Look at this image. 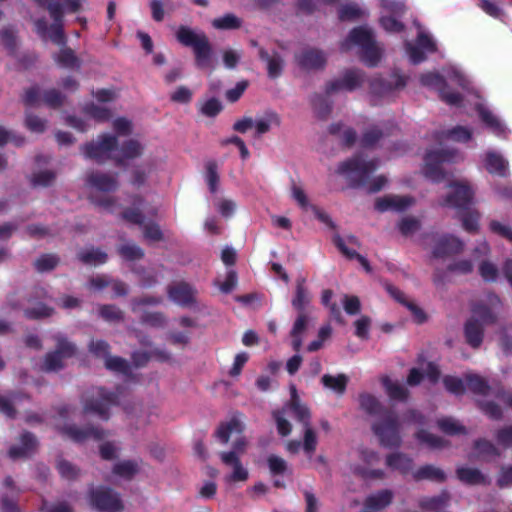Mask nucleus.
Instances as JSON below:
<instances>
[{"label": "nucleus", "mask_w": 512, "mask_h": 512, "mask_svg": "<svg viewBox=\"0 0 512 512\" xmlns=\"http://www.w3.org/2000/svg\"><path fill=\"white\" fill-rule=\"evenodd\" d=\"M286 411H289L303 425L304 435L303 443L298 440H290L286 443V450L291 454H297L302 447L308 458H311L317 447V434L310 426V413L308 408L301 404L297 396L295 386H291V400L282 411H275L273 416L276 421L277 431L281 436H288L291 433L292 426L284 417Z\"/></svg>", "instance_id": "obj_1"}, {"label": "nucleus", "mask_w": 512, "mask_h": 512, "mask_svg": "<svg viewBox=\"0 0 512 512\" xmlns=\"http://www.w3.org/2000/svg\"><path fill=\"white\" fill-rule=\"evenodd\" d=\"M38 6L48 10L54 24L49 30V38L57 45L65 44L62 20L65 13H75L81 9V0H33Z\"/></svg>", "instance_id": "obj_2"}, {"label": "nucleus", "mask_w": 512, "mask_h": 512, "mask_svg": "<svg viewBox=\"0 0 512 512\" xmlns=\"http://www.w3.org/2000/svg\"><path fill=\"white\" fill-rule=\"evenodd\" d=\"M353 45L361 49L362 60L368 66H376L381 59L382 50L374 41L372 31L367 27L354 28L347 39L341 44L343 50H349Z\"/></svg>", "instance_id": "obj_3"}, {"label": "nucleus", "mask_w": 512, "mask_h": 512, "mask_svg": "<svg viewBox=\"0 0 512 512\" xmlns=\"http://www.w3.org/2000/svg\"><path fill=\"white\" fill-rule=\"evenodd\" d=\"M372 431L383 447L395 448L401 445L400 423L393 413L387 412L376 420L372 424Z\"/></svg>", "instance_id": "obj_4"}, {"label": "nucleus", "mask_w": 512, "mask_h": 512, "mask_svg": "<svg viewBox=\"0 0 512 512\" xmlns=\"http://www.w3.org/2000/svg\"><path fill=\"white\" fill-rule=\"evenodd\" d=\"M460 158L455 150L434 149L427 152L424 159L423 173L433 182H441L446 178L441 165L455 162Z\"/></svg>", "instance_id": "obj_5"}, {"label": "nucleus", "mask_w": 512, "mask_h": 512, "mask_svg": "<svg viewBox=\"0 0 512 512\" xmlns=\"http://www.w3.org/2000/svg\"><path fill=\"white\" fill-rule=\"evenodd\" d=\"M474 314L466 322L464 332L467 343L473 348H478L483 340L484 326L493 323L496 315L491 309L483 306L475 308Z\"/></svg>", "instance_id": "obj_6"}, {"label": "nucleus", "mask_w": 512, "mask_h": 512, "mask_svg": "<svg viewBox=\"0 0 512 512\" xmlns=\"http://www.w3.org/2000/svg\"><path fill=\"white\" fill-rule=\"evenodd\" d=\"M377 167L378 163L374 160L366 161L360 157H354L341 162L336 169V173L347 179L351 184L358 185L364 183Z\"/></svg>", "instance_id": "obj_7"}, {"label": "nucleus", "mask_w": 512, "mask_h": 512, "mask_svg": "<svg viewBox=\"0 0 512 512\" xmlns=\"http://www.w3.org/2000/svg\"><path fill=\"white\" fill-rule=\"evenodd\" d=\"M447 187V193L438 200L440 206L464 210L472 203L474 191L467 181H454Z\"/></svg>", "instance_id": "obj_8"}, {"label": "nucleus", "mask_w": 512, "mask_h": 512, "mask_svg": "<svg viewBox=\"0 0 512 512\" xmlns=\"http://www.w3.org/2000/svg\"><path fill=\"white\" fill-rule=\"evenodd\" d=\"M53 339L56 342V348L46 354L42 364V369L46 372L59 371L64 367V361L76 354L75 345L62 334L54 335Z\"/></svg>", "instance_id": "obj_9"}, {"label": "nucleus", "mask_w": 512, "mask_h": 512, "mask_svg": "<svg viewBox=\"0 0 512 512\" xmlns=\"http://www.w3.org/2000/svg\"><path fill=\"white\" fill-rule=\"evenodd\" d=\"M424 245L431 250L432 256L435 258H446L459 254L464 249V243L451 234H431L427 236Z\"/></svg>", "instance_id": "obj_10"}, {"label": "nucleus", "mask_w": 512, "mask_h": 512, "mask_svg": "<svg viewBox=\"0 0 512 512\" xmlns=\"http://www.w3.org/2000/svg\"><path fill=\"white\" fill-rule=\"evenodd\" d=\"M118 140L115 136L110 134L100 135L97 140L86 144L81 147L83 155L97 162H104L106 160H114L117 154Z\"/></svg>", "instance_id": "obj_11"}, {"label": "nucleus", "mask_w": 512, "mask_h": 512, "mask_svg": "<svg viewBox=\"0 0 512 512\" xmlns=\"http://www.w3.org/2000/svg\"><path fill=\"white\" fill-rule=\"evenodd\" d=\"M116 403L114 394L106 392L103 388H97L89 398L84 400L83 412L84 414H95L99 418L107 420L110 406Z\"/></svg>", "instance_id": "obj_12"}, {"label": "nucleus", "mask_w": 512, "mask_h": 512, "mask_svg": "<svg viewBox=\"0 0 512 512\" xmlns=\"http://www.w3.org/2000/svg\"><path fill=\"white\" fill-rule=\"evenodd\" d=\"M90 503L100 512H121L124 507L119 494L104 487L91 491Z\"/></svg>", "instance_id": "obj_13"}, {"label": "nucleus", "mask_w": 512, "mask_h": 512, "mask_svg": "<svg viewBox=\"0 0 512 512\" xmlns=\"http://www.w3.org/2000/svg\"><path fill=\"white\" fill-rule=\"evenodd\" d=\"M382 16L380 19L382 27L388 32H399L403 25L396 17L403 15L406 6L403 1L381 0Z\"/></svg>", "instance_id": "obj_14"}, {"label": "nucleus", "mask_w": 512, "mask_h": 512, "mask_svg": "<svg viewBox=\"0 0 512 512\" xmlns=\"http://www.w3.org/2000/svg\"><path fill=\"white\" fill-rule=\"evenodd\" d=\"M405 49L410 61L413 64H418L425 60V53L436 51V43L428 33L422 30L421 27H418L416 44L407 41Z\"/></svg>", "instance_id": "obj_15"}, {"label": "nucleus", "mask_w": 512, "mask_h": 512, "mask_svg": "<svg viewBox=\"0 0 512 512\" xmlns=\"http://www.w3.org/2000/svg\"><path fill=\"white\" fill-rule=\"evenodd\" d=\"M420 82L423 86L435 89L439 92L440 98L451 106H458L460 104V95L454 92L447 91L444 78L435 72H428L422 74Z\"/></svg>", "instance_id": "obj_16"}, {"label": "nucleus", "mask_w": 512, "mask_h": 512, "mask_svg": "<svg viewBox=\"0 0 512 512\" xmlns=\"http://www.w3.org/2000/svg\"><path fill=\"white\" fill-rule=\"evenodd\" d=\"M406 85V79L398 73L391 75L390 80H385L376 77L370 82V92L376 98L387 97L392 94L394 90L403 88Z\"/></svg>", "instance_id": "obj_17"}, {"label": "nucleus", "mask_w": 512, "mask_h": 512, "mask_svg": "<svg viewBox=\"0 0 512 512\" xmlns=\"http://www.w3.org/2000/svg\"><path fill=\"white\" fill-rule=\"evenodd\" d=\"M219 456L222 463L231 470L224 478L227 483L245 482L248 479L249 472L235 452H221Z\"/></svg>", "instance_id": "obj_18"}, {"label": "nucleus", "mask_w": 512, "mask_h": 512, "mask_svg": "<svg viewBox=\"0 0 512 512\" xmlns=\"http://www.w3.org/2000/svg\"><path fill=\"white\" fill-rule=\"evenodd\" d=\"M121 216L130 223L142 225L144 238L146 240L155 242L162 239L163 234L157 224L153 222L143 224V215L138 208L126 209L121 213Z\"/></svg>", "instance_id": "obj_19"}, {"label": "nucleus", "mask_w": 512, "mask_h": 512, "mask_svg": "<svg viewBox=\"0 0 512 512\" xmlns=\"http://www.w3.org/2000/svg\"><path fill=\"white\" fill-rule=\"evenodd\" d=\"M41 98L43 102L53 108L59 107L63 103V96L55 89L47 90L43 93L37 87H31L26 90L24 95V102L27 105H37Z\"/></svg>", "instance_id": "obj_20"}, {"label": "nucleus", "mask_w": 512, "mask_h": 512, "mask_svg": "<svg viewBox=\"0 0 512 512\" xmlns=\"http://www.w3.org/2000/svg\"><path fill=\"white\" fill-rule=\"evenodd\" d=\"M363 83V75L358 70H348L342 77L327 85L326 93L329 95L338 91H353Z\"/></svg>", "instance_id": "obj_21"}, {"label": "nucleus", "mask_w": 512, "mask_h": 512, "mask_svg": "<svg viewBox=\"0 0 512 512\" xmlns=\"http://www.w3.org/2000/svg\"><path fill=\"white\" fill-rule=\"evenodd\" d=\"M414 204V199L409 196L386 195L380 197L375 202V208L379 212L395 211L401 212Z\"/></svg>", "instance_id": "obj_22"}, {"label": "nucleus", "mask_w": 512, "mask_h": 512, "mask_svg": "<svg viewBox=\"0 0 512 512\" xmlns=\"http://www.w3.org/2000/svg\"><path fill=\"white\" fill-rule=\"evenodd\" d=\"M87 185L96 191L112 192L118 188V180L116 174L103 172H91L86 177Z\"/></svg>", "instance_id": "obj_23"}, {"label": "nucleus", "mask_w": 512, "mask_h": 512, "mask_svg": "<svg viewBox=\"0 0 512 512\" xmlns=\"http://www.w3.org/2000/svg\"><path fill=\"white\" fill-rule=\"evenodd\" d=\"M297 64L304 70H316L326 63V55L314 48H305L295 56Z\"/></svg>", "instance_id": "obj_24"}, {"label": "nucleus", "mask_w": 512, "mask_h": 512, "mask_svg": "<svg viewBox=\"0 0 512 512\" xmlns=\"http://www.w3.org/2000/svg\"><path fill=\"white\" fill-rule=\"evenodd\" d=\"M168 295L176 304L188 306L195 301L197 291L191 285L180 282L169 287Z\"/></svg>", "instance_id": "obj_25"}, {"label": "nucleus", "mask_w": 512, "mask_h": 512, "mask_svg": "<svg viewBox=\"0 0 512 512\" xmlns=\"http://www.w3.org/2000/svg\"><path fill=\"white\" fill-rule=\"evenodd\" d=\"M60 429L64 435L75 442H84L88 439L100 440L105 436V431L94 427L81 430L74 425H66Z\"/></svg>", "instance_id": "obj_26"}, {"label": "nucleus", "mask_w": 512, "mask_h": 512, "mask_svg": "<svg viewBox=\"0 0 512 512\" xmlns=\"http://www.w3.org/2000/svg\"><path fill=\"white\" fill-rule=\"evenodd\" d=\"M476 109L481 120L496 136H505L509 132L508 128L497 118L496 115L493 114V112L487 106L482 103H477Z\"/></svg>", "instance_id": "obj_27"}, {"label": "nucleus", "mask_w": 512, "mask_h": 512, "mask_svg": "<svg viewBox=\"0 0 512 512\" xmlns=\"http://www.w3.org/2000/svg\"><path fill=\"white\" fill-rule=\"evenodd\" d=\"M143 150L144 147L139 141L130 139L124 142L120 148L117 147L114 161L117 164H123L126 160L140 157L143 154Z\"/></svg>", "instance_id": "obj_28"}, {"label": "nucleus", "mask_w": 512, "mask_h": 512, "mask_svg": "<svg viewBox=\"0 0 512 512\" xmlns=\"http://www.w3.org/2000/svg\"><path fill=\"white\" fill-rule=\"evenodd\" d=\"M36 446L37 442L34 436L30 433H23L20 437V444L9 449V457L12 459L28 457L35 451Z\"/></svg>", "instance_id": "obj_29"}, {"label": "nucleus", "mask_w": 512, "mask_h": 512, "mask_svg": "<svg viewBox=\"0 0 512 512\" xmlns=\"http://www.w3.org/2000/svg\"><path fill=\"white\" fill-rule=\"evenodd\" d=\"M393 497L394 494L389 489L377 491L366 498L364 507L367 510H382L391 504Z\"/></svg>", "instance_id": "obj_30"}, {"label": "nucleus", "mask_w": 512, "mask_h": 512, "mask_svg": "<svg viewBox=\"0 0 512 512\" xmlns=\"http://www.w3.org/2000/svg\"><path fill=\"white\" fill-rule=\"evenodd\" d=\"M386 465L402 474H408L413 470V459L402 452H394L386 457Z\"/></svg>", "instance_id": "obj_31"}, {"label": "nucleus", "mask_w": 512, "mask_h": 512, "mask_svg": "<svg viewBox=\"0 0 512 512\" xmlns=\"http://www.w3.org/2000/svg\"><path fill=\"white\" fill-rule=\"evenodd\" d=\"M485 168L491 174L502 177L508 175V161L496 152H487L485 156Z\"/></svg>", "instance_id": "obj_32"}, {"label": "nucleus", "mask_w": 512, "mask_h": 512, "mask_svg": "<svg viewBox=\"0 0 512 512\" xmlns=\"http://www.w3.org/2000/svg\"><path fill=\"white\" fill-rule=\"evenodd\" d=\"M311 317L308 313H298L293 324L290 335L292 337V347L295 351H299L302 346V336L308 327Z\"/></svg>", "instance_id": "obj_33"}, {"label": "nucleus", "mask_w": 512, "mask_h": 512, "mask_svg": "<svg viewBox=\"0 0 512 512\" xmlns=\"http://www.w3.org/2000/svg\"><path fill=\"white\" fill-rule=\"evenodd\" d=\"M259 56L266 62L267 72L270 78H278L282 74L284 60L278 53L273 52L269 54L266 50L260 49Z\"/></svg>", "instance_id": "obj_34"}, {"label": "nucleus", "mask_w": 512, "mask_h": 512, "mask_svg": "<svg viewBox=\"0 0 512 512\" xmlns=\"http://www.w3.org/2000/svg\"><path fill=\"white\" fill-rule=\"evenodd\" d=\"M348 381L349 378L345 374H324L321 378L323 386L339 396L345 393Z\"/></svg>", "instance_id": "obj_35"}, {"label": "nucleus", "mask_w": 512, "mask_h": 512, "mask_svg": "<svg viewBox=\"0 0 512 512\" xmlns=\"http://www.w3.org/2000/svg\"><path fill=\"white\" fill-rule=\"evenodd\" d=\"M281 120L276 112L268 111L255 119V131L257 136L268 133L273 127H279Z\"/></svg>", "instance_id": "obj_36"}, {"label": "nucleus", "mask_w": 512, "mask_h": 512, "mask_svg": "<svg viewBox=\"0 0 512 512\" xmlns=\"http://www.w3.org/2000/svg\"><path fill=\"white\" fill-rule=\"evenodd\" d=\"M207 36L197 30H193L187 26H180L176 31L177 40L184 46L193 48L196 44L203 41Z\"/></svg>", "instance_id": "obj_37"}, {"label": "nucleus", "mask_w": 512, "mask_h": 512, "mask_svg": "<svg viewBox=\"0 0 512 512\" xmlns=\"http://www.w3.org/2000/svg\"><path fill=\"white\" fill-rule=\"evenodd\" d=\"M360 408L369 415L383 417L384 407L381 402L372 394L362 393L359 395Z\"/></svg>", "instance_id": "obj_38"}, {"label": "nucleus", "mask_w": 512, "mask_h": 512, "mask_svg": "<svg viewBox=\"0 0 512 512\" xmlns=\"http://www.w3.org/2000/svg\"><path fill=\"white\" fill-rule=\"evenodd\" d=\"M243 429L242 421L238 418H232L230 421L219 426L216 436L223 444H227L232 434H240Z\"/></svg>", "instance_id": "obj_39"}, {"label": "nucleus", "mask_w": 512, "mask_h": 512, "mask_svg": "<svg viewBox=\"0 0 512 512\" xmlns=\"http://www.w3.org/2000/svg\"><path fill=\"white\" fill-rule=\"evenodd\" d=\"M196 64L200 68H206L211 63L212 48L206 37L203 41L196 44L193 48Z\"/></svg>", "instance_id": "obj_40"}, {"label": "nucleus", "mask_w": 512, "mask_h": 512, "mask_svg": "<svg viewBox=\"0 0 512 512\" xmlns=\"http://www.w3.org/2000/svg\"><path fill=\"white\" fill-rule=\"evenodd\" d=\"M472 135L471 130L468 128L457 126L451 130L442 131L437 134V139L440 143H443L448 140L456 141V142H467L470 140Z\"/></svg>", "instance_id": "obj_41"}, {"label": "nucleus", "mask_w": 512, "mask_h": 512, "mask_svg": "<svg viewBox=\"0 0 512 512\" xmlns=\"http://www.w3.org/2000/svg\"><path fill=\"white\" fill-rule=\"evenodd\" d=\"M450 496L447 492L432 497H423L419 501V506L426 511H438L446 507L449 503Z\"/></svg>", "instance_id": "obj_42"}, {"label": "nucleus", "mask_w": 512, "mask_h": 512, "mask_svg": "<svg viewBox=\"0 0 512 512\" xmlns=\"http://www.w3.org/2000/svg\"><path fill=\"white\" fill-rule=\"evenodd\" d=\"M457 476L460 481L470 485L486 483V476L478 469L472 467H459L457 469Z\"/></svg>", "instance_id": "obj_43"}, {"label": "nucleus", "mask_w": 512, "mask_h": 512, "mask_svg": "<svg viewBox=\"0 0 512 512\" xmlns=\"http://www.w3.org/2000/svg\"><path fill=\"white\" fill-rule=\"evenodd\" d=\"M311 303V297L305 288L303 282H298L296 286L295 297L292 300V306L297 310L298 313H307L306 309H308Z\"/></svg>", "instance_id": "obj_44"}, {"label": "nucleus", "mask_w": 512, "mask_h": 512, "mask_svg": "<svg viewBox=\"0 0 512 512\" xmlns=\"http://www.w3.org/2000/svg\"><path fill=\"white\" fill-rule=\"evenodd\" d=\"M413 478L416 480L427 479V480L441 482V481H444L445 474L438 467H435L433 465H425L413 472Z\"/></svg>", "instance_id": "obj_45"}, {"label": "nucleus", "mask_w": 512, "mask_h": 512, "mask_svg": "<svg viewBox=\"0 0 512 512\" xmlns=\"http://www.w3.org/2000/svg\"><path fill=\"white\" fill-rule=\"evenodd\" d=\"M212 26L218 30H234L242 25V20L233 13H227L212 20Z\"/></svg>", "instance_id": "obj_46"}, {"label": "nucleus", "mask_w": 512, "mask_h": 512, "mask_svg": "<svg viewBox=\"0 0 512 512\" xmlns=\"http://www.w3.org/2000/svg\"><path fill=\"white\" fill-rule=\"evenodd\" d=\"M79 259L88 265H100L107 261V254L100 249L88 248L78 254Z\"/></svg>", "instance_id": "obj_47"}, {"label": "nucleus", "mask_w": 512, "mask_h": 512, "mask_svg": "<svg viewBox=\"0 0 512 512\" xmlns=\"http://www.w3.org/2000/svg\"><path fill=\"white\" fill-rule=\"evenodd\" d=\"M84 113L98 121V122H104L110 119L112 116L111 110L106 106L102 104H95V103H89L84 107Z\"/></svg>", "instance_id": "obj_48"}, {"label": "nucleus", "mask_w": 512, "mask_h": 512, "mask_svg": "<svg viewBox=\"0 0 512 512\" xmlns=\"http://www.w3.org/2000/svg\"><path fill=\"white\" fill-rule=\"evenodd\" d=\"M138 471V463L132 460L118 462L113 467V474L124 479H131Z\"/></svg>", "instance_id": "obj_49"}, {"label": "nucleus", "mask_w": 512, "mask_h": 512, "mask_svg": "<svg viewBox=\"0 0 512 512\" xmlns=\"http://www.w3.org/2000/svg\"><path fill=\"white\" fill-rule=\"evenodd\" d=\"M267 464H268L270 473L273 476L289 475L292 473V470H291L290 466L288 465L287 461L277 455H270L267 458Z\"/></svg>", "instance_id": "obj_50"}, {"label": "nucleus", "mask_w": 512, "mask_h": 512, "mask_svg": "<svg viewBox=\"0 0 512 512\" xmlns=\"http://www.w3.org/2000/svg\"><path fill=\"white\" fill-rule=\"evenodd\" d=\"M481 214L477 210H468L461 216L463 229L468 233H476L480 227Z\"/></svg>", "instance_id": "obj_51"}, {"label": "nucleus", "mask_w": 512, "mask_h": 512, "mask_svg": "<svg viewBox=\"0 0 512 512\" xmlns=\"http://www.w3.org/2000/svg\"><path fill=\"white\" fill-rule=\"evenodd\" d=\"M465 380L468 389L475 394L485 395L489 390L487 381L477 374L468 373L465 375Z\"/></svg>", "instance_id": "obj_52"}, {"label": "nucleus", "mask_w": 512, "mask_h": 512, "mask_svg": "<svg viewBox=\"0 0 512 512\" xmlns=\"http://www.w3.org/2000/svg\"><path fill=\"white\" fill-rule=\"evenodd\" d=\"M55 62L65 68H78L80 62L75 56L74 52L69 48H63L61 51L54 56Z\"/></svg>", "instance_id": "obj_53"}, {"label": "nucleus", "mask_w": 512, "mask_h": 512, "mask_svg": "<svg viewBox=\"0 0 512 512\" xmlns=\"http://www.w3.org/2000/svg\"><path fill=\"white\" fill-rule=\"evenodd\" d=\"M388 291L391 295H393L397 300H399L400 302H403L407 308L410 310V312L412 313L413 317H414V320L417 322V323H423L425 320H426V315L425 313L423 312V310L421 308H419L416 304L412 303V302H408V301H404L402 299V293L395 289V288H391L389 287L388 288Z\"/></svg>", "instance_id": "obj_54"}, {"label": "nucleus", "mask_w": 512, "mask_h": 512, "mask_svg": "<svg viewBox=\"0 0 512 512\" xmlns=\"http://www.w3.org/2000/svg\"><path fill=\"white\" fill-rule=\"evenodd\" d=\"M90 200L94 205L99 207L101 210L109 213H116L120 209L118 201L116 200V198L112 196L96 197L91 195Z\"/></svg>", "instance_id": "obj_55"}, {"label": "nucleus", "mask_w": 512, "mask_h": 512, "mask_svg": "<svg viewBox=\"0 0 512 512\" xmlns=\"http://www.w3.org/2000/svg\"><path fill=\"white\" fill-rule=\"evenodd\" d=\"M383 385L390 398L404 400L407 397L406 388L399 382L392 381L389 378H384Z\"/></svg>", "instance_id": "obj_56"}, {"label": "nucleus", "mask_w": 512, "mask_h": 512, "mask_svg": "<svg viewBox=\"0 0 512 512\" xmlns=\"http://www.w3.org/2000/svg\"><path fill=\"white\" fill-rule=\"evenodd\" d=\"M438 427L446 434L456 435L466 433L465 427L456 419L445 417L438 420Z\"/></svg>", "instance_id": "obj_57"}, {"label": "nucleus", "mask_w": 512, "mask_h": 512, "mask_svg": "<svg viewBox=\"0 0 512 512\" xmlns=\"http://www.w3.org/2000/svg\"><path fill=\"white\" fill-rule=\"evenodd\" d=\"M118 252L122 258L131 261L141 259L144 256L143 250L132 242L121 245Z\"/></svg>", "instance_id": "obj_58"}, {"label": "nucleus", "mask_w": 512, "mask_h": 512, "mask_svg": "<svg viewBox=\"0 0 512 512\" xmlns=\"http://www.w3.org/2000/svg\"><path fill=\"white\" fill-rule=\"evenodd\" d=\"M339 18L341 20H356L365 15V10L357 4H346L339 9Z\"/></svg>", "instance_id": "obj_59"}, {"label": "nucleus", "mask_w": 512, "mask_h": 512, "mask_svg": "<svg viewBox=\"0 0 512 512\" xmlns=\"http://www.w3.org/2000/svg\"><path fill=\"white\" fill-rule=\"evenodd\" d=\"M105 366L107 369L111 370V371H114V372H117V373H122V374H128L129 371H130V366L128 364V362L126 360H124L123 358L121 357H117V356H108L106 359H105Z\"/></svg>", "instance_id": "obj_60"}, {"label": "nucleus", "mask_w": 512, "mask_h": 512, "mask_svg": "<svg viewBox=\"0 0 512 512\" xmlns=\"http://www.w3.org/2000/svg\"><path fill=\"white\" fill-rule=\"evenodd\" d=\"M100 316L108 322L117 323L123 320V312L114 305H103L99 308Z\"/></svg>", "instance_id": "obj_61"}, {"label": "nucleus", "mask_w": 512, "mask_h": 512, "mask_svg": "<svg viewBox=\"0 0 512 512\" xmlns=\"http://www.w3.org/2000/svg\"><path fill=\"white\" fill-rule=\"evenodd\" d=\"M206 182L209 186V190L212 193H215L218 189L219 184V174L217 164L213 161H209L206 164Z\"/></svg>", "instance_id": "obj_62"}, {"label": "nucleus", "mask_w": 512, "mask_h": 512, "mask_svg": "<svg viewBox=\"0 0 512 512\" xmlns=\"http://www.w3.org/2000/svg\"><path fill=\"white\" fill-rule=\"evenodd\" d=\"M398 228L404 236H410L420 229V221L415 217L407 216L401 219Z\"/></svg>", "instance_id": "obj_63"}, {"label": "nucleus", "mask_w": 512, "mask_h": 512, "mask_svg": "<svg viewBox=\"0 0 512 512\" xmlns=\"http://www.w3.org/2000/svg\"><path fill=\"white\" fill-rule=\"evenodd\" d=\"M59 259L56 255L45 254L40 256L34 263L35 268L39 272L52 270L57 266Z\"/></svg>", "instance_id": "obj_64"}]
</instances>
